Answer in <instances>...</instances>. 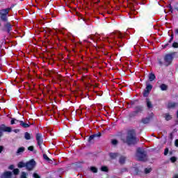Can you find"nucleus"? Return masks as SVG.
Listing matches in <instances>:
<instances>
[{"instance_id": "f257e3e1", "label": "nucleus", "mask_w": 178, "mask_h": 178, "mask_svg": "<svg viewBox=\"0 0 178 178\" xmlns=\"http://www.w3.org/2000/svg\"><path fill=\"white\" fill-rule=\"evenodd\" d=\"M122 38H123V34L120 31H116L110 33L107 37H103L102 40L104 41H108L110 44L122 47L123 45V44L120 43Z\"/></svg>"}, {"instance_id": "f03ea898", "label": "nucleus", "mask_w": 178, "mask_h": 178, "mask_svg": "<svg viewBox=\"0 0 178 178\" xmlns=\"http://www.w3.org/2000/svg\"><path fill=\"white\" fill-rule=\"evenodd\" d=\"M174 56V54H165L163 57H159L157 58L158 64L159 65V66H165L166 67H168V66L172 65Z\"/></svg>"}, {"instance_id": "7ed1b4c3", "label": "nucleus", "mask_w": 178, "mask_h": 178, "mask_svg": "<svg viewBox=\"0 0 178 178\" xmlns=\"http://www.w3.org/2000/svg\"><path fill=\"white\" fill-rule=\"evenodd\" d=\"M138 141V139L136 138V132L134 131H129L127 136V143L129 145L131 144H136Z\"/></svg>"}, {"instance_id": "20e7f679", "label": "nucleus", "mask_w": 178, "mask_h": 178, "mask_svg": "<svg viewBox=\"0 0 178 178\" xmlns=\"http://www.w3.org/2000/svg\"><path fill=\"white\" fill-rule=\"evenodd\" d=\"M136 156L139 161H147V153L144 149L138 148Z\"/></svg>"}, {"instance_id": "39448f33", "label": "nucleus", "mask_w": 178, "mask_h": 178, "mask_svg": "<svg viewBox=\"0 0 178 178\" xmlns=\"http://www.w3.org/2000/svg\"><path fill=\"white\" fill-rule=\"evenodd\" d=\"M9 10H10V8L3 9L0 11V19L3 22H8V15H9Z\"/></svg>"}, {"instance_id": "423d86ee", "label": "nucleus", "mask_w": 178, "mask_h": 178, "mask_svg": "<svg viewBox=\"0 0 178 178\" xmlns=\"http://www.w3.org/2000/svg\"><path fill=\"white\" fill-rule=\"evenodd\" d=\"M34 168H35V161L34 159L26 162V169L27 170H33Z\"/></svg>"}, {"instance_id": "0eeeda50", "label": "nucleus", "mask_w": 178, "mask_h": 178, "mask_svg": "<svg viewBox=\"0 0 178 178\" xmlns=\"http://www.w3.org/2000/svg\"><path fill=\"white\" fill-rule=\"evenodd\" d=\"M152 90V85L149 84V83H146V88L143 92V96L148 97L149 92Z\"/></svg>"}, {"instance_id": "6e6552de", "label": "nucleus", "mask_w": 178, "mask_h": 178, "mask_svg": "<svg viewBox=\"0 0 178 178\" xmlns=\"http://www.w3.org/2000/svg\"><path fill=\"white\" fill-rule=\"evenodd\" d=\"M12 27H13V26L10 22L7 21V22L4 24L3 30L4 31H7V33H10L12 31Z\"/></svg>"}, {"instance_id": "1a4fd4ad", "label": "nucleus", "mask_w": 178, "mask_h": 178, "mask_svg": "<svg viewBox=\"0 0 178 178\" xmlns=\"http://www.w3.org/2000/svg\"><path fill=\"white\" fill-rule=\"evenodd\" d=\"M3 131L10 133V131H12V128L1 125L0 126V137H2V133H3Z\"/></svg>"}, {"instance_id": "9d476101", "label": "nucleus", "mask_w": 178, "mask_h": 178, "mask_svg": "<svg viewBox=\"0 0 178 178\" xmlns=\"http://www.w3.org/2000/svg\"><path fill=\"white\" fill-rule=\"evenodd\" d=\"M36 140L38 145H39L40 148H41V145H42L44 143V139L42 138V135L41 134H36Z\"/></svg>"}, {"instance_id": "9b49d317", "label": "nucleus", "mask_w": 178, "mask_h": 178, "mask_svg": "<svg viewBox=\"0 0 178 178\" xmlns=\"http://www.w3.org/2000/svg\"><path fill=\"white\" fill-rule=\"evenodd\" d=\"M152 116H154V114H152L147 117L142 118L140 121L141 123H143V124H148V123H149L151 120H152Z\"/></svg>"}, {"instance_id": "f8f14e48", "label": "nucleus", "mask_w": 178, "mask_h": 178, "mask_svg": "<svg viewBox=\"0 0 178 178\" xmlns=\"http://www.w3.org/2000/svg\"><path fill=\"white\" fill-rule=\"evenodd\" d=\"M142 111H143V108H141V107H136V110L130 114L131 118L137 116V115L141 113Z\"/></svg>"}, {"instance_id": "ddd939ff", "label": "nucleus", "mask_w": 178, "mask_h": 178, "mask_svg": "<svg viewBox=\"0 0 178 178\" xmlns=\"http://www.w3.org/2000/svg\"><path fill=\"white\" fill-rule=\"evenodd\" d=\"M12 172L6 171L1 175V178H11Z\"/></svg>"}, {"instance_id": "4468645a", "label": "nucleus", "mask_w": 178, "mask_h": 178, "mask_svg": "<svg viewBox=\"0 0 178 178\" xmlns=\"http://www.w3.org/2000/svg\"><path fill=\"white\" fill-rule=\"evenodd\" d=\"M178 106V104L177 103H175V102H169L168 104V108L169 109L172 108H176V106Z\"/></svg>"}, {"instance_id": "2eb2a0df", "label": "nucleus", "mask_w": 178, "mask_h": 178, "mask_svg": "<svg viewBox=\"0 0 178 178\" xmlns=\"http://www.w3.org/2000/svg\"><path fill=\"white\" fill-rule=\"evenodd\" d=\"M24 138L25 140H31L33 138V135L30 134L29 132H25Z\"/></svg>"}, {"instance_id": "dca6fc26", "label": "nucleus", "mask_w": 178, "mask_h": 178, "mask_svg": "<svg viewBox=\"0 0 178 178\" xmlns=\"http://www.w3.org/2000/svg\"><path fill=\"white\" fill-rule=\"evenodd\" d=\"M126 159H127L126 156H121L120 157V159H119V163H120L121 165H123V164H124V163L126 162Z\"/></svg>"}, {"instance_id": "f3484780", "label": "nucleus", "mask_w": 178, "mask_h": 178, "mask_svg": "<svg viewBox=\"0 0 178 178\" xmlns=\"http://www.w3.org/2000/svg\"><path fill=\"white\" fill-rule=\"evenodd\" d=\"M90 40H96L97 41H101V38H99V34H96L94 36H90Z\"/></svg>"}, {"instance_id": "a211bd4d", "label": "nucleus", "mask_w": 178, "mask_h": 178, "mask_svg": "<svg viewBox=\"0 0 178 178\" xmlns=\"http://www.w3.org/2000/svg\"><path fill=\"white\" fill-rule=\"evenodd\" d=\"M26 163L20 161L18 163L17 166L21 169L22 168H26Z\"/></svg>"}, {"instance_id": "6ab92c4d", "label": "nucleus", "mask_w": 178, "mask_h": 178, "mask_svg": "<svg viewBox=\"0 0 178 178\" xmlns=\"http://www.w3.org/2000/svg\"><path fill=\"white\" fill-rule=\"evenodd\" d=\"M160 88L161 91H166L168 90V86L163 83L160 86Z\"/></svg>"}, {"instance_id": "aec40b11", "label": "nucleus", "mask_w": 178, "mask_h": 178, "mask_svg": "<svg viewBox=\"0 0 178 178\" xmlns=\"http://www.w3.org/2000/svg\"><path fill=\"white\" fill-rule=\"evenodd\" d=\"M19 122H20V126H22V127H24V128L30 127V125L29 124L25 123L23 121H20Z\"/></svg>"}, {"instance_id": "412c9836", "label": "nucleus", "mask_w": 178, "mask_h": 178, "mask_svg": "<svg viewBox=\"0 0 178 178\" xmlns=\"http://www.w3.org/2000/svg\"><path fill=\"white\" fill-rule=\"evenodd\" d=\"M22 152H24V147H23L18 148L17 151V155H20V154H22Z\"/></svg>"}, {"instance_id": "4be33fe9", "label": "nucleus", "mask_w": 178, "mask_h": 178, "mask_svg": "<svg viewBox=\"0 0 178 178\" xmlns=\"http://www.w3.org/2000/svg\"><path fill=\"white\" fill-rule=\"evenodd\" d=\"M118 153H110L109 156L111 158V159H115V158H118Z\"/></svg>"}, {"instance_id": "5701e85b", "label": "nucleus", "mask_w": 178, "mask_h": 178, "mask_svg": "<svg viewBox=\"0 0 178 178\" xmlns=\"http://www.w3.org/2000/svg\"><path fill=\"white\" fill-rule=\"evenodd\" d=\"M164 118H165V120H170V119H172V115H170L169 113H165L164 115Z\"/></svg>"}, {"instance_id": "b1692460", "label": "nucleus", "mask_w": 178, "mask_h": 178, "mask_svg": "<svg viewBox=\"0 0 178 178\" xmlns=\"http://www.w3.org/2000/svg\"><path fill=\"white\" fill-rule=\"evenodd\" d=\"M149 80L150 81H154V80H155V74H150L149 76Z\"/></svg>"}, {"instance_id": "393cba45", "label": "nucleus", "mask_w": 178, "mask_h": 178, "mask_svg": "<svg viewBox=\"0 0 178 178\" xmlns=\"http://www.w3.org/2000/svg\"><path fill=\"white\" fill-rule=\"evenodd\" d=\"M146 102H147V108H152V104H151V102L149 101V99H147Z\"/></svg>"}, {"instance_id": "a878e982", "label": "nucleus", "mask_w": 178, "mask_h": 178, "mask_svg": "<svg viewBox=\"0 0 178 178\" xmlns=\"http://www.w3.org/2000/svg\"><path fill=\"white\" fill-rule=\"evenodd\" d=\"M90 170L93 173H97V172H98V170L95 167H90Z\"/></svg>"}, {"instance_id": "bb28decb", "label": "nucleus", "mask_w": 178, "mask_h": 178, "mask_svg": "<svg viewBox=\"0 0 178 178\" xmlns=\"http://www.w3.org/2000/svg\"><path fill=\"white\" fill-rule=\"evenodd\" d=\"M152 170V169L151 168H147L145 169V173L148 174V173H151V171Z\"/></svg>"}, {"instance_id": "cd10ccee", "label": "nucleus", "mask_w": 178, "mask_h": 178, "mask_svg": "<svg viewBox=\"0 0 178 178\" xmlns=\"http://www.w3.org/2000/svg\"><path fill=\"white\" fill-rule=\"evenodd\" d=\"M101 170H102V172H108V167H106V166H103V167L101 168Z\"/></svg>"}, {"instance_id": "c85d7f7f", "label": "nucleus", "mask_w": 178, "mask_h": 178, "mask_svg": "<svg viewBox=\"0 0 178 178\" xmlns=\"http://www.w3.org/2000/svg\"><path fill=\"white\" fill-rule=\"evenodd\" d=\"M27 173L22 172L21 175V178H27Z\"/></svg>"}, {"instance_id": "c756f323", "label": "nucleus", "mask_w": 178, "mask_h": 178, "mask_svg": "<svg viewBox=\"0 0 178 178\" xmlns=\"http://www.w3.org/2000/svg\"><path fill=\"white\" fill-rule=\"evenodd\" d=\"M111 144H112L113 145H117V144H118V140H115V139H113V140H111Z\"/></svg>"}, {"instance_id": "7c9ffc66", "label": "nucleus", "mask_w": 178, "mask_h": 178, "mask_svg": "<svg viewBox=\"0 0 178 178\" xmlns=\"http://www.w3.org/2000/svg\"><path fill=\"white\" fill-rule=\"evenodd\" d=\"M19 169L18 168H15V169H14L13 170V173H14V175H19Z\"/></svg>"}, {"instance_id": "2f4dec72", "label": "nucleus", "mask_w": 178, "mask_h": 178, "mask_svg": "<svg viewBox=\"0 0 178 178\" xmlns=\"http://www.w3.org/2000/svg\"><path fill=\"white\" fill-rule=\"evenodd\" d=\"M95 138V135H92L89 137V142L91 143L92 140H94Z\"/></svg>"}, {"instance_id": "473e14b6", "label": "nucleus", "mask_w": 178, "mask_h": 178, "mask_svg": "<svg viewBox=\"0 0 178 178\" xmlns=\"http://www.w3.org/2000/svg\"><path fill=\"white\" fill-rule=\"evenodd\" d=\"M43 158L44 159H45L46 161H49V158L48 157V156L47 154H44L43 155Z\"/></svg>"}, {"instance_id": "72a5a7b5", "label": "nucleus", "mask_w": 178, "mask_h": 178, "mask_svg": "<svg viewBox=\"0 0 178 178\" xmlns=\"http://www.w3.org/2000/svg\"><path fill=\"white\" fill-rule=\"evenodd\" d=\"M170 161H171V162H172V163L176 162V157H175V156L171 157V158H170Z\"/></svg>"}, {"instance_id": "f704fd0d", "label": "nucleus", "mask_w": 178, "mask_h": 178, "mask_svg": "<svg viewBox=\"0 0 178 178\" xmlns=\"http://www.w3.org/2000/svg\"><path fill=\"white\" fill-rule=\"evenodd\" d=\"M173 48H178V43L177 42H174L172 44Z\"/></svg>"}, {"instance_id": "c9c22d12", "label": "nucleus", "mask_w": 178, "mask_h": 178, "mask_svg": "<svg viewBox=\"0 0 178 178\" xmlns=\"http://www.w3.org/2000/svg\"><path fill=\"white\" fill-rule=\"evenodd\" d=\"M8 169H10V170H13V169H15V165H10L8 167Z\"/></svg>"}, {"instance_id": "e433bc0d", "label": "nucleus", "mask_w": 178, "mask_h": 178, "mask_svg": "<svg viewBox=\"0 0 178 178\" xmlns=\"http://www.w3.org/2000/svg\"><path fill=\"white\" fill-rule=\"evenodd\" d=\"M33 176L34 178H40V175H38V174H37V173H33Z\"/></svg>"}, {"instance_id": "4c0bfd02", "label": "nucleus", "mask_w": 178, "mask_h": 178, "mask_svg": "<svg viewBox=\"0 0 178 178\" xmlns=\"http://www.w3.org/2000/svg\"><path fill=\"white\" fill-rule=\"evenodd\" d=\"M29 151H34V147L30 146L28 147Z\"/></svg>"}, {"instance_id": "58836bf2", "label": "nucleus", "mask_w": 178, "mask_h": 178, "mask_svg": "<svg viewBox=\"0 0 178 178\" xmlns=\"http://www.w3.org/2000/svg\"><path fill=\"white\" fill-rule=\"evenodd\" d=\"M168 152H169V149L166 148L164 151V155H168Z\"/></svg>"}, {"instance_id": "ea45409f", "label": "nucleus", "mask_w": 178, "mask_h": 178, "mask_svg": "<svg viewBox=\"0 0 178 178\" xmlns=\"http://www.w3.org/2000/svg\"><path fill=\"white\" fill-rule=\"evenodd\" d=\"M94 136L95 137H101V133L99 132L98 134H96Z\"/></svg>"}, {"instance_id": "a19ab883", "label": "nucleus", "mask_w": 178, "mask_h": 178, "mask_svg": "<svg viewBox=\"0 0 178 178\" xmlns=\"http://www.w3.org/2000/svg\"><path fill=\"white\" fill-rule=\"evenodd\" d=\"M3 151V146H0V154Z\"/></svg>"}, {"instance_id": "79ce46f5", "label": "nucleus", "mask_w": 178, "mask_h": 178, "mask_svg": "<svg viewBox=\"0 0 178 178\" xmlns=\"http://www.w3.org/2000/svg\"><path fill=\"white\" fill-rule=\"evenodd\" d=\"M175 147H178V139L175 140Z\"/></svg>"}, {"instance_id": "37998d69", "label": "nucleus", "mask_w": 178, "mask_h": 178, "mask_svg": "<svg viewBox=\"0 0 178 178\" xmlns=\"http://www.w3.org/2000/svg\"><path fill=\"white\" fill-rule=\"evenodd\" d=\"M16 121V120H11V124H15V122Z\"/></svg>"}, {"instance_id": "c03bdc74", "label": "nucleus", "mask_w": 178, "mask_h": 178, "mask_svg": "<svg viewBox=\"0 0 178 178\" xmlns=\"http://www.w3.org/2000/svg\"><path fill=\"white\" fill-rule=\"evenodd\" d=\"M175 33L178 34V29H175Z\"/></svg>"}, {"instance_id": "a18cd8bd", "label": "nucleus", "mask_w": 178, "mask_h": 178, "mask_svg": "<svg viewBox=\"0 0 178 178\" xmlns=\"http://www.w3.org/2000/svg\"><path fill=\"white\" fill-rule=\"evenodd\" d=\"M174 178H178V175H175L174 176Z\"/></svg>"}, {"instance_id": "49530a36", "label": "nucleus", "mask_w": 178, "mask_h": 178, "mask_svg": "<svg viewBox=\"0 0 178 178\" xmlns=\"http://www.w3.org/2000/svg\"><path fill=\"white\" fill-rule=\"evenodd\" d=\"M84 41H86L87 42V40H85Z\"/></svg>"}, {"instance_id": "de8ad7c7", "label": "nucleus", "mask_w": 178, "mask_h": 178, "mask_svg": "<svg viewBox=\"0 0 178 178\" xmlns=\"http://www.w3.org/2000/svg\"><path fill=\"white\" fill-rule=\"evenodd\" d=\"M0 27H1V24H0Z\"/></svg>"}]
</instances>
